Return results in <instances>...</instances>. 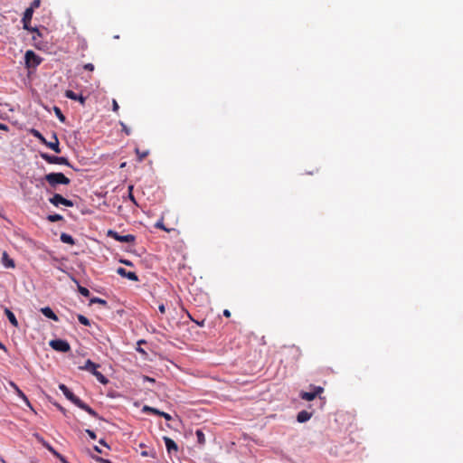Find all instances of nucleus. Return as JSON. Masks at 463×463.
Wrapping results in <instances>:
<instances>
[{
    "mask_svg": "<svg viewBox=\"0 0 463 463\" xmlns=\"http://www.w3.org/2000/svg\"><path fill=\"white\" fill-rule=\"evenodd\" d=\"M5 314L6 315L9 322L15 327H18V321L14 316V314L7 307L5 308Z\"/></svg>",
    "mask_w": 463,
    "mask_h": 463,
    "instance_id": "nucleus-18",
    "label": "nucleus"
},
{
    "mask_svg": "<svg viewBox=\"0 0 463 463\" xmlns=\"http://www.w3.org/2000/svg\"><path fill=\"white\" fill-rule=\"evenodd\" d=\"M94 303H98V304H100L102 306H106L107 305V301L102 299V298H97V297H94L90 299V304H94Z\"/></svg>",
    "mask_w": 463,
    "mask_h": 463,
    "instance_id": "nucleus-31",
    "label": "nucleus"
},
{
    "mask_svg": "<svg viewBox=\"0 0 463 463\" xmlns=\"http://www.w3.org/2000/svg\"><path fill=\"white\" fill-rule=\"evenodd\" d=\"M35 438L37 439V440L42 443L43 445V442H46V440L42 437L40 436L39 434H34Z\"/></svg>",
    "mask_w": 463,
    "mask_h": 463,
    "instance_id": "nucleus-41",
    "label": "nucleus"
},
{
    "mask_svg": "<svg viewBox=\"0 0 463 463\" xmlns=\"http://www.w3.org/2000/svg\"><path fill=\"white\" fill-rule=\"evenodd\" d=\"M158 309H159L161 314H165V307L164 304L159 305Z\"/></svg>",
    "mask_w": 463,
    "mask_h": 463,
    "instance_id": "nucleus-42",
    "label": "nucleus"
},
{
    "mask_svg": "<svg viewBox=\"0 0 463 463\" xmlns=\"http://www.w3.org/2000/svg\"><path fill=\"white\" fill-rule=\"evenodd\" d=\"M140 455L142 457H151V458H156V453L154 449H150V450H143L140 452Z\"/></svg>",
    "mask_w": 463,
    "mask_h": 463,
    "instance_id": "nucleus-27",
    "label": "nucleus"
},
{
    "mask_svg": "<svg viewBox=\"0 0 463 463\" xmlns=\"http://www.w3.org/2000/svg\"><path fill=\"white\" fill-rule=\"evenodd\" d=\"M0 349L5 350V346L0 342Z\"/></svg>",
    "mask_w": 463,
    "mask_h": 463,
    "instance_id": "nucleus-47",
    "label": "nucleus"
},
{
    "mask_svg": "<svg viewBox=\"0 0 463 463\" xmlns=\"http://www.w3.org/2000/svg\"><path fill=\"white\" fill-rule=\"evenodd\" d=\"M77 284H78V291L82 296L89 297L90 295V290L87 288L80 286L78 282H77Z\"/></svg>",
    "mask_w": 463,
    "mask_h": 463,
    "instance_id": "nucleus-26",
    "label": "nucleus"
},
{
    "mask_svg": "<svg viewBox=\"0 0 463 463\" xmlns=\"http://www.w3.org/2000/svg\"><path fill=\"white\" fill-rule=\"evenodd\" d=\"M112 109H113V111H115V112H118V109H119V106H118V102H117V100H116V99H113V100H112Z\"/></svg>",
    "mask_w": 463,
    "mask_h": 463,
    "instance_id": "nucleus-34",
    "label": "nucleus"
},
{
    "mask_svg": "<svg viewBox=\"0 0 463 463\" xmlns=\"http://www.w3.org/2000/svg\"><path fill=\"white\" fill-rule=\"evenodd\" d=\"M99 366L100 365L99 364H95L91 360L88 359L85 362V364L82 366H80L79 368L80 370L90 372L97 378V380L99 383H101L103 384H107L109 383V380L100 372L98 371V368H99Z\"/></svg>",
    "mask_w": 463,
    "mask_h": 463,
    "instance_id": "nucleus-2",
    "label": "nucleus"
},
{
    "mask_svg": "<svg viewBox=\"0 0 463 463\" xmlns=\"http://www.w3.org/2000/svg\"><path fill=\"white\" fill-rule=\"evenodd\" d=\"M25 65L28 69L35 68L42 62V58L35 54L33 51H27L24 55Z\"/></svg>",
    "mask_w": 463,
    "mask_h": 463,
    "instance_id": "nucleus-5",
    "label": "nucleus"
},
{
    "mask_svg": "<svg viewBox=\"0 0 463 463\" xmlns=\"http://www.w3.org/2000/svg\"><path fill=\"white\" fill-rule=\"evenodd\" d=\"M86 432L91 439H96L97 436L94 431L90 430H86Z\"/></svg>",
    "mask_w": 463,
    "mask_h": 463,
    "instance_id": "nucleus-37",
    "label": "nucleus"
},
{
    "mask_svg": "<svg viewBox=\"0 0 463 463\" xmlns=\"http://www.w3.org/2000/svg\"><path fill=\"white\" fill-rule=\"evenodd\" d=\"M32 134L36 137L38 138V140L44 144L46 143V139L44 138V137L36 129H32Z\"/></svg>",
    "mask_w": 463,
    "mask_h": 463,
    "instance_id": "nucleus-23",
    "label": "nucleus"
},
{
    "mask_svg": "<svg viewBox=\"0 0 463 463\" xmlns=\"http://www.w3.org/2000/svg\"><path fill=\"white\" fill-rule=\"evenodd\" d=\"M146 379L148 382H154V381H155L154 379L149 378V377H146Z\"/></svg>",
    "mask_w": 463,
    "mask_h": 463,
    "instance_id": "nucleus-49",
    "label": "nucleus"
},
{
    "mask_svg": "<svg viewBox=\"0 0 463 463\" xmlns=\"http://www.w3.org/2000/svg\"><path fill=\"white\" fill-rule=\"evenodd\" d=\"M137 350L138 352H140V353L145 354V351H144L142 348H137Z\"/></svg>",
    "mask_w": 463,
    "mask_h": 463,
    "instance_id": "nucleus-48",
    "label": "nucleus"
},
{
    "mask_svg": "<svg viewBox=\"0 0 463 463\" xmlns=\"http://www.w3.org/2000/svg\"><path fill=\"white\" fill-rule=\"evenodd\" d=\"M2 263L5 268H14L15 264L13 259L9 257L6 251L3 252L2 255Z\"/></svg>",
    "mask_w": 463,
    "mask_h": 463,
    "instance_id": "nucleus-16",
    "label": "nucleus"
},
{
    "mask_svg": "<svg viewBox=\"0 0 463 463\" xmlns=\"http://www.w3.org/2000/svg\"><path fill=\"white\" fill-rule=\"evenodd\" d=\"M310 418H311V413L307 411H299L297 416V420L300 423L307 421Z\"/></svg>",
    "mask_w": 463,
    "mask_h": 463,
    "instance_id": "nucleus-19",
    "label": "nucleus"
},
{
    "mask_svg": "<svg viewBox=\"0 0 463 463\" xmlns=\"http://www.w3.org/2000/svg\"><path fill=\"white\" fill-rule=\"evenodd\" d=\"M33 14V10L32 8L28 7L25 9V11L24 13V16L22 18L24 29H25L29 32L36 33L38 35H40L41 33H40V31L38 30V28L31 27V25H30Z\"/></svg>",
    "mask_w": 463,
    "mask_h": 463,
    "instance_id": "nucleus-4",
    "label": "nucleus"
},
{
    "mask_svg": "<svg viewBox=\"0 0 463 463\" xmlns=\"http://www.w3.org/2000/svg\"><path fill=\"white\" fill-rule=\"evenodd\" d=\"M99 442V444L109 448L108 444L106 443V441L104 439H100Z\"/></svg>",
    "mask_w": 463,
    "mask_h": 463,
    "instance_id": "nucleus-44",
    "label": "nucleus"
},
{
    "mask_svg": "<svg viewBox=\"0 0 463 463\" xmlns=\"http://www.w3.org/2000/svg\"><path fill=\"white\" fill-rule=\"evenodd\" d=\"M47 220H48L50 222H59V221L63 220V217H62L61 214L55 213V214H50V215H48V216H47Z\"/></svg>",
    "mask_w": 463,
    "mask_h": 463,
    "instance_id": "nucleus-22",
    "label": "nucleus"
},
{
    "mask_svg": "<svg viewBox=\"0 0 463 463\" xmlns=\"http://www.w3.org/2000/svg\"><path fill=\"white\" fill-rule=\"evenodd\" d=\"M61 411L65 412V410L63 408H60Z\"/></svg>",
    "mask_w": 463,
    "mask_h": 463,
    "instance_id": "nucleus-51",
    "label": "nucleus"
},
{
    "mask_svg": "<svg viewBox=\"0 0 463 463\" xmlns=\"http://www.w3.org/2000/svg\"><path fill=\"white\" fill-rule=\"evenodd\" d=\"M123 263H125L126 265H131V263L129 261H127V260L123 261Z\"/></svg>",
    "mask_w": 463,
    "mask_h": 463,
    "instance_id": "nucleus-50",
    "label": "nucleus"
},
{
    "mask_svg": "<svg viewBox=\"0 0 463 463\" xmlns=\"http://www.w3.org/2000/svg\"><path fill=\"white\" fill-rule=\"evenodd\" d=\"M133 185L128 186V198L131 202H133L135 204H137L135 196L133 195Z\"/></svg>",
    "mask_w": 463,
    "mask_h": 463,
    "instance_id": "nucleus-32",
    "label": "nucleus"
},
{
    "mask_svg": "<svg viewBox=\"0 0 463 463\" xmlns=\"http://www.w3.org/2000/svg\"><path fill=\"white\" fill-rule=\"evenodd\" d=\"M155 227L158 228V229H162V230H165L164 224H163V221H159L157 222L156 224H155Z\"/></svg>",
    "mask_w": 463,
    "mask_h": 463,
    "instance_id": "nucleus-40",
    "label": "nucleus"
},
{
    "mask_svg": "<svg viewBox=\"0 0 463 463\" xmlns=\"http://www.w3.org/2000/svg\"><path fill=\"white\" fill-rule=\"evenodd\" d=\"M223 316L226 317H231V312L230 310L228 309H224L223 310Z\"/></svg>",
    "mask_w": 463,
    "mask_h": 463,
    "instance_id": "nucleus-43",
    "label": "nucleus"
},
{
    "mask_svg": "<svg viewBox=\"0 0 463 463\" xmlns=\"http://www.w3.org/2000/svg\"><path fill=\"white\" fill-rule=\"evenodd\" d=\"M78 320L80 324L84 326H90V320L83 315H78Z\"/></svg>",
    "mask_w": 463,
    "mask_h": 463,
    "instance_id": "nucleus-30",
    "label": "nucleus"
},
{
    "mask_svg": "<svg viewBox=\"0 0 463 463\" xmlns=\"http://www.w3.org/2000/svg\"><path fill=\"white\" fill-rule=\"evenodd\" d=\"M11 385L14 388L16 393L19 397L23 398L24 401L28 402L27 397L25 394L17 387V385L14 383H11Z\"/></svg>",
    "mask_w": 463,
    "mask_h": 463,
    "instance_id": "nucleus-28",
    "label": "nucleus"
},
{
    "mask_svg": "<svg viewBox=\"0 0 463 463\" xmlns=\"http://www.w3.org/2000/svg\"><path fill=\"white\" fill-rule=\"evenodd\" d=\"M135 151L137 156L138 162H142L148 156V151H140L138 148H136Z\"/></svg>",
    "mask_w": 463,
    "mask_h": 463,
    "instance_id": "nucleus-21",
    "label": "nucleus"
},
{
    "mask_svg": "<svg viewBox=\"0 0 463 463\" xmlns=\"http://www.w3.org/2000/svg\"><path fill=\"white\" fill-rule=\"evenodd\" d=\"M93 458L96 459L99 462H101V463H112L110 460L105 459V458H100V457H93Z\"/></svg>",
    "mask_w": 463,
    "mask_h": 463,
    "instance_id": "nucleus-35",
    "label": "nucleus"
},
{
    "mask_svg": "<svg viewBox=\"0 0 463 463\" xmlns=\"http://www.w3.org/2000/svg\"><path fill=\"white\" fill-rule=\"evenodd\" d=\"M196 437H197V439H198V442L200 444H203L205 442V439H204V434L203 432L201 430H197L196 432Z\"/></svg>",
    "mask_w": 463,
    "mask_h": 463,
    "instance_id": "nucleus-29",
    "label": "nucleus"
},
{
    "mask_svg": "<svg viewBox=\"0 0 463 463\" xmlns=\"http://www.w3.org/2000/svg\"><path fill=\"white\" fill-rule=\"evenodd\" d=\"M94 450L98 453H102V450L98 446H94Z\"/></svg>",
    "mask_w": 463,
    "mask_h": 463,
    "instance_id": "nucleus-45",
    "label": "nucleus"
},
{
    "mask_svg": "<svg viewBox=\"0 0 463 463\" xmlns=\"http://www.w3.org/2000/svg\"><path fill=\"white\" fill-rule=\"evenodd\" d=\"M54 112H55V115L57 116V118H59V120L61 122H64L66 118L65 116L62 114L61 110L60 108L58 107H54Z\"/></svg>",
    "mask_w": 463,
    "mask_h": 463,
    "instance_id": "nucleus-25",
    "label": "nucleus"
},
{
    "mask_svg": "<svg viewBox=\"0 0 463 463\" xmlns=\"http://www.w3.org/2000/svg\"><path fill=\"white\" fill-rule=\"evenodd\" d=\"M44 145L46 146H48L49 148H51L52 150H53L55 153H58V154L61 153L59 139L55 133L52 134V141L46 140V143H44Z\"/></svg>",
    "mask_w": 463,
    "mask_h": 463,
    "instance_id": "nucleus-11",
    "label": "nucleus"
},
{
    "mask_svg": "<svg viewBox=\"0 0 463 463\" xmlns=\"http://www.w3.org/2000/svg\"><path fill=\"white\" fill-rule=\"evenodd\" d=\"M165 445L168 453L177 452V444L169 437H164Z\"/></svg>",
    "mask_w": 463,
    "mask_h": 463,
    "instance_id": "nucleus-14",
    "label": "nucleus"
},
{
    "mask_svg": "<svg viewBox=\"0 0 463 463\" xmlns=\"http://www.w3.org/2000/svg\"><path fill=\"white\" fill-rule=\"evenodd\" d=\"M197 325H199L200 326H204V320L201 321V322H196Z\"/></svg>",
    "mask_w": 463,
    "mask_h": 463,
    "instance_id": "nucleus-46",
    "label": "nucleus"
},
{
    "mask_svg": "<svg viewBox=\"0 0 463 463\" xmlns=\"http://www.w3.org/2000/svg\"><path fill=\"white\" fill-rule=\"evenodd\" d=\"M120 125L122 127V130L127 134V135H129L130 134V129L122 122H120Z\"/></svg>",
    "mask_w": 463,
    "mask_h": 463,
    "instance_id": "nucleus-38",
    "label": "nucleus"
},
{
    "mask_svg": "<svg viewBox=\"0 0 463 463\" xmlns=\"http://www.w3.org/2000/svg\"><path fill=\"white\" fill-rule=\"evenodd\" d=\"M64 95L66 98H68L70 99L80 101L82 105H84L85 100H86L85 97H83L82 95H78L71 90H67L65 91Z\"/></svg>",
    "mask_w": 463,
    "mask_h": 463,
    "instance_id": "nucleus-13",
    "label": "nucleus"
},
{
    "mask_svg": "<svg viewBox=\"0 0 463 463\" xmlns=\"http://www.w3.org/2000/svg\"><path fill=\"white\" fill-rule=\"evenodd\" d=\"M44 180L53 189H55L58 184L68 185L71 183V180L67 176H65L62 173L47 174L44 176Z\"/></svg>",
    "mask_w": 463,
    "mask_h": 463,
    "instance_id": "nucleus-3",
    "label": "nucleus"
},
{
    "mask_svg": "<svg viewBox=\"0 0 463 463\" xmlns=\"http://www.w3.org/2000/svg\"><path fill=\"white\" fill-rule=\"evenodd\" d=\"M41 156L43 160H45L49 164L71 165L68 158L63 157V156H52V155H49L46 153H42Z\"/></svg>",
    "mask_w": 463,
    "mask_h": 463,
    "instance_id": "nucleus-8",
    "label": "nucleus"
},
{
    "mask_svg": "<svg viewBox=\"0 0 463 463\" xmlns=\"http://www.w3.org/2000/svg\"><path fill=\"white\" fill-rule=\"evenodd\" d=\"M143 411L150 412V413H153V414H156V415H159V416H160V413L162 412V411H160L159 410H157L156 408L149 407V406H146V405L144 406Z\"/></svg>",
    "mask_w": 463,
    "mask_h": 463,
    "instance_id": "nucleus-24",
    "label": "nucleus"
},
{
    "mask_svg": "<svg viewBox=\"0 0 463 463\" xmlns=\"http://www.w3.org/2000/svg\"><path fill=\"white\" fill-rule=\"evenodd\" d=\"M160 416H161V417H163V418H165L166 420H172L171 415H170V414H168V413H166V412H164V411H162V412L160 413Z\"/></svg>",
    "mask_w": 463,
    "mask_h": 463,
    "instance_id": "nucleus-39",
    "label": "nucleus"
},
{
    "mask_svg": "<svg viewBox=\"0 0 463 463\" xmlns=\"http://www.w3.org/2000/svg\"><path fill=\"white\" fill-rule=\"evenodd\" d=\"M41 312L48 318L53 320V321H58L59 318L58 317L55 315V313L52 311V309L49 307H43L41 308Z\"/></svg>",
    "mask_w": 463,
    "mask_h": 463,
    "instance_id": "nucleus-17",
    "label": "nucleus"
},
{
    "mask_svg": "<svg viewBox=\"0 0 463 463\" xmlns=\"http://www.w3.org/2000/svg\"><path fill=\"white\" fill-rule=\"evenodd\" d=\"M41 5V0H33L32 3H31V5L29 8H32L33 11L34 9L38 8Z\"/></svg>",
    "mask_w": 463,
    "mask_h": 463,
    "instance_id": "nucleus-33",
    "label": "nucleus"
},
{
    "mask_svg": "<svg viewBox=\"0 0 463 463\" xmlns=\"http://www.w3.org/2000/svg\"><path fill=\"white\" fill-rule=\"evenodd\" d=\"M310 388L312 391L310 392H301L299 396L302 400L305 401H313L317 396L321 394L324 392V388L321 386H313L311 385Z\"/></svg>",
    "mask_w": 463,
    "mask_h": 463,
    "instance_id": "nucleus-9",
    "label": "nucleus"
},
{
    "mask_svg": "<svg viewBox=\"0 0 463 463\" xmlns=\"http://www.w3.org/2000/svg\"><path fill=\"white\" fill-rule=\"evenodd\" d=\"M50 346L58 352L67 353L71 350V345L66 340L53 339L49 343Z\"/></svg>",
    "mask_w": 463,
    "mask_h": 463,
    "instance_id": "nucleus-7",
    "label": "nucleus"
},
{
    "mask_svg": "<svg viewBox=\"0 0 463 463\" xmlns=\"http://www.w3.org/2000/svg\"><path fill=\"white\" fill-rule=\"evenodd\" d=\"M59 389L62 392L64 396L71 401L77 407L88 412L90 415L93 417H98V413L90 408L88 404L83 402L79 397H77L65 384L61 383L59 385Z\"/></svg>",
    "mask_w": 463,
    "mask_h": 463,
    "instance_id": "nucleus-1",
    "label": "nucleus"
},
{
    "mask_svg": "<svg viewBox=\"0 0 463 463\" xmlns=\"http://www.w3.org/2000/svg\"><path fill=\"white\" fill-rule=\"evenodd\" d=\"M83 68L87 71H94V65L92 63H86Z\"/></svg>",
    "mask_w": 463,
    "mask_h": 463,
    "instance_id": "nucleus-36",
    "label": "nucleus"
},
{
    "mask_svg": "<svg viewBox=\"0 0 463 463\" xmlns=\"http://www.w3.org/2000/svg\"><path fill=\"white\" fill-rule=\"evenodd\" d=\"M49 202L56 207H58L60 204L67 207H72L74 205L72 201L64 198L60 194H54L53 196L49 199Z\"/></svg>",
    "mask_w": 463,
    "mask_h": 463,
    "instance_id": "nucleus-10",
    "label": "nucleus"
},
{
    "mask_svg": "<svg viewBox=\"0 0 463 463\" xmlns=\"http://www.w3.org/2000/svg\"><path fill=\"white\" fill-rule=\"evenodd\" d=\"M61 241L63 243H67V244H70V245H74L75 244V241L72 238V236L68 234V233H65V232H62L61 234Z\"/></svg>",
    "mask_w": 463,
    "mask_h": 463,
    "instance_id": "nucleus-20",
    "label": "nucleus"
},
{
    "mask_svg": "<svg viewBox=\"0 0 463 463\" xmlns=\"http://www.w3.org/2000/svg\"><path fill=\"white\" fill-rule=\"evenodd\" d=\"M117 272L118 274H119L120 276L124 277V278H127L129 280H132V281H138V278L137 276V274L133 271H128L126 270V269L124 268H118L117 269Z\"/></svg>",
    "mask_w": 463,
    "mask_h": 463,
    "instance_id": "nucleus-12",
    "label": "nucleus"
},
{
    "mask_svg": "<svg viewBox=\"0 0 463 463\" xmlns=\"http://www.w3.org/2000/svg\"><path fill=\"white\" fill-rule=\"evenodd\" d=\"M107 236L119 242L133 243L136 241V237L132 234L120 235L113 230H109Z\"/></svg>",
    "mask_w": 463,
    "mask_h": 463,
    "instance_id": "nucleus-6",
    "label": "nucleus"
},
{
    "mask_svg": "<svg viewBox=\"0 0 463 463\" xmlns=\"http://www.w3.org/2000/svg\"><path fill=\"white\" fill-rule=\"evenodd\" d=\"M43 446L46 448L54 457L59 458L62 463H68L64 457L61 456L59 452H57L50 443H48L47 441L43 442Z\"/></svg>",
    "mask_w": 463,
    "mask_h": 463,
    "instance_id": "nucleus-15",
    "label": "nucleus"
}]
</instances>
